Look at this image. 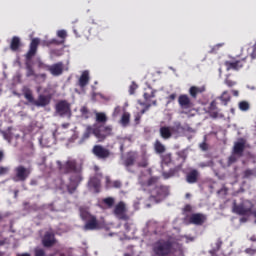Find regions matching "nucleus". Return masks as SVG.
<instances>
[{"instance_id":"f257e3e1","label":"nucleus","mask_w":256,"mask_h":256,"mask_svg":"<svg viewBox=\"0 0 256 256\" xmlns=\"http://www.w3.org/2000/svg\"><path fill=\"white\" fill-rule=\"evenodd\" d=\"M57 165L62 173H72L70 176L64 175L62 178L57 180V187L63 193H74L79 183L83 181L81 177V172L77 170V164L75 160H68L65 164H61L60 161H57Z\"/></svg>"},{"instance_id":"f03ea898","label":"nucleus","mask_w":256,"mask_h":256,"mask_svg":"<svg viewBox=\"0 0 256 256\" xmlns=\"http://www.w3.org/2000/svg\"><path fill=\"white\" fill-rule=\"evenodd\" d=\"M139 183L142 187L150 188V201L159 203L169 195V188L159 184V177H151V175H142L139 178Z\"/></svg>"},{"instance_id":"7ed1b4c3","label":"nucleus","mask_w":256,"mask_h":256,"mask_svg":"<svg viewBox=\"0 0 256 256\" xmlns=\"http://www.w3.org/2000/svg\"><path fill=\"white\" fill-rule=\"evenodd\" d=\"M174 251L183 253V247L179 242H173L171 239H161L155 242L153 245V253L155 256H168Z\"/></svg>"},{"instance_id":"20e7f679","label":"nucleus","mask_w":256,"mask_h":256,"mask_svg":"<svg viewBox=\"0 0 256 256\" xmlns=\"http://www.w3.org/2000/svg\"><path fill=\"white\" fill-rule=\"evenodd\" d=\"M112 131L113 128L111 126H103L99 123H96L93 126H87L80 143L87 141L92 134H94L98 141H105V139L111 135Z\"/></svg>"},{"instance_id":"39448f33","label":"nucleus","mask_w":256,"mask_h":256,"mask_svg":"<svg viewBox=\"0 0 256 256\" xmlns=\"http://www.w3.org/2000/svg\"><path fill=\"white\" fill-rule=\"evenodd\" d=\"M233 213H236V215H243L244 217L240 219V223H247L250 215L253 213V203L249 200H243L240 204L234 202Z\"/></svg>"},{"instance_id":"423d86ee","label":"nucleus","mask_w":256,"mask_h":256,"mask_svg":"<svg viewBox=\"0 0 256 256\" xmlns=\"http://www.w3.org/2000/svg\"><path fill=\"white\" fill-rule=\"evenodd\" d=\"M80 217L83 221H87L84 226L85 231H93V229H97L99 227V224H97V218L90 215L87 208H80Z\"/></svg>"},{"instance_id":"0eeeda50","label":"nucleus","mask_w":256,"mask_h":256,"mask_svg":"<svg viewBox=\"0 0 256 256\" xmlns=\"http://www.w3.org/2000/svg\"><path fill=\"white\" fill-rule=\"evenodd\" d=\"M153 97H155V91H153V89L151 88H147L145 93H144V99L146 102H141L138 101L139 105L141 107H144L141 111H140V115H143L146 111H149V107H151V105H157V101H152L151 103V99H153Z\"/></svg>"},{"instance_id":"6e6552de","label":"nucleus","mask_w":256,"mask_h":256,"mask_svg":"<svg viewBox=\"0 0 256 256\" xmlns=\"http://www.w3.org/2000/svg\"><path fill=\"white\" fill-rule=\"evenodd\" d=\"M56 115L59 117H71V105L65 101L62 100L56 104Z\"/></svg>"},{"instance_id":"1a4fd4ad","label":"nucleus","mask_w":256,"mask_h":256,"mask_svg":"<svg viewBox=\"0 0 256 256\" xmlns=\"http://www.w3.org/2000/svg\"><path fill=\"white\" fill-rule=\"evenodd\" d=\"M39 67L42 68V69H46L54 77H59V75L63 74V63L62 62H58V63L53 64L51 66L44 65L42 62H40Z\"/></svg>"},{"instance_id":"9d476101","label":"nucleus","mask_w":256,"mask_h":256,"mask_svg":"<svg viewBox=\"0 0 256 256\" xmlns=\"http://www.w3.org/2000/svg\"><path fill=\"white\" fill-rule=\"evenodd\" d=\"M114 215L117 219H122L123 221H127L129 216H127V205L124 202H119L114 207Z\"/></svg>"},{"instance_id":"9b49d317","label":"nucleus","mask_w":256,"mask_h":256,"mask_svg":"<svg viewBox=\"0 0 256 256\" xmlns=\"http://www.w3.org/2000/svg\"><path fill=\"white\" fill-rule=\"evenodd\" d=\"M88 187L92 193H99L101 191V174H96L88 182Z\"/></svg>"},{"instance_id":"f8f14e48","label":"nucleus","mask_w":256,"mask_h":256,"mask_svg":"<svg viewBox=\"0 0 256 256\" xmlns=\"http://www.w3.org/2000/svg\"><path fill=\"white\" fill-rule=\"evenodd\" d=\"M92 153L98 157V159H107L109 155H111V152L109 150L101 145H95L92 149Z\"/></svg>"},{"instance_id":"ddd939ff","label":"nucleus","mask_w":256,"mask_h":256,"mask_svg":"<svg viewBox=\"0 0 256 256\" xmlns=\"http://www.w3.org/2000/svg\"><path fill=\"white\" fill-rule=\"evenodd\" d=\"M16 175L14 177V181H25L27 177H29V174L31 171L23 166H18L15 169Z\"/></svg>"},{"instance_id":"4468645a","label":"nucleus","mask_w":256,"mask_h":256,"mask_svg":"<svg viewBox=\"0 0 256 256\" xmlns=\"http://www.w3.org/2000/svg\"><path fill=\"white\" fill-rule=\"evenodd\" d=\"M205 221H207L205 214L197 213L190 216V223H193V225H203Z\"/></svg>"},{"instance_id":"2eb2a0df","label":"nucleus","mask_w":256,"mask_h":256,"mask_svg":"<svg viewBox=\"0 0 256 256\" xmlns=\"http://www.w3.org/2000/svg\"><path fill=\"white\" fill-rule=\"evenodd\" d=\"M42 243L44 247H51L52 245H55V234H53V232H46L42 239Z\"/></svg>"},{"instance_id":"dca6fc26","label":"nucleus","mask_w":256,"mask_h":256,"mask_svg":"<svg viewBox=\"0 0 256 256\" xmlns=\"http://www.w3.org/2000/svg\"><path fill=\"white\" fill-rule=\"evenodd\" d=\"M51 103V98L46 95H39L38 99L34 101L36 107H47Z\"/></svg>"},{"instance_id":"f3484780","label":"nucleus","mask_w":256,"mask_h":256,"mask_svg":"<svg viewBox=\"0 0 256 256\" xmlns=\"http://www.w3.org/2000/svg\"><path fill=\"white\" fill-rule=\"evenodd\" d=\"M172 127V136L177 139V137H181L183 133H185V127L181 126V122H175Z\"/></svg>"},{"instance_id":"a211bd4d","label":"nucleus","mask_w":256,"mask_h":256,"mask_svg":"<svg viewBox=\"0 0 256 256\" xmlns=\"http://www.w3.org/2000/svg\"><path fill=\"white\" fill-rule=\"evenodd\" d=\"M38 45H39V38L32 39L31 44H30V49H29L28 53L26 54L27 59H31L35 55V53H37Z\"/></svg>"},{"instance_id":"6ab92c4d","label":"nucleus","mask_w":256,"mask_h":256,"mask_svg":"<svg viewBox=\"0 0 256 256\" xmlns=\"http://www.w3.org/2000/svg\"><path fill=\"white\" fill-rule=\"evenodd\" d=\"M178 103L182 109H189L191 107V99L185 94L179 96Z\"/></svg>"},{"instance_id":"aec40b11","label":"nucleus","mask_w":256,"mask_h":256,"mask_svg":"<svg viewBox=\"0 0 256 256\" xmlns=\"http://www.w3.org/2000/svg\"><path fill=\"white\" fill-rule=\"evenodd\" d=\"M160 135L162 139H171L173 135V130L171 126H162L160 127Z\"/></svg>"},{"instance_id":"412c9836","label":"nucleus","mask_w":256,"mask_h":256,"mask_svg":"<svg viewBox=\"0 0 256 256\" xmlns=\"http://www.w3.org/2000/svg\"><path fill=\"white\" fill-rule=\"evenodd\" d=\"M135 159H137V154L135 152H131L127 155L126 159L124 160V165L129 169L135 163Z\"/></svg>"},{"instance_id":"4be33fe9","label":"nucleus","mask_w":256,"mask_h":256,"mask_svg":"<svg viewBox=\"0 0 256 256\" xmlns=\"http://www.w3.org/2000/svg\"><path fill=\"white\" fill-rule=\"evenodd\" d=\"M227 71H230V69H233L234 71H239L241 67H243L242 61H236V62H226Z\"/></svg>"},{"instance_id":"5701e85b","label":"nucleus","mask_w":256,"mask_h":256,"mask_svg":"<svg viewBox=\"0 0 256 256\" xmlns=\"http://www.w3.org/2000/svg\"><path fill=\"white\" fill-rule=\"evenodd\" d=\"M243 149H245V140H239L234 145V153L235 155H241L243 153Z\"/></svg>"},{"instance_id":"b1692460","label":"nucleus","mask_w":256,"mask_h":256,"mask_svg":"<svg viewBox=\"0 0 256 256\" xmlns=\"http://www.w3.org/2000/svg\"><path fill=\"white\" fill-rule=\"evenodd\" d=\"M197 177H199V172L197 170H192L190 173L186 176L187 183H197Z\"/></svg>"},{"instance_id":"393cba45","label":"nucleus","mask_w":256,"mask_h":256,"mask_svg":"<svg viewBox=\"0 0 256 256\" xmlns=\"http://www.w3.org/2000/svg\"><path fill=\"white\" fill-rule=\"evenodd\" d=\"M89 83V71H84L79 79V86L85 87Z\"/></svg>"},{"instance_id":"a878e982","label":"nucleus","mask_w":256,"mask_h":256,"mask_svg":"<svg viewBox=\"0 0 256 256\" xmlns=\"http://www.w3.org/2000/svg\"><path fill=\"white\" fill-rule=\"evenodd\" d=\"M129 121H131V114H129V112H124L120 119V125H122V127H127Z\"/></svg>"},{"instance_id":"bb28decb","label":"nucleus","mask_w":256,"mask_h":256,"mask_svg":"<svg viewBox=\"0 0 256 256\" xmlns=\"http://www.w3.org/2000/svg\"><path fill=\"white\" fill-rule=\"evenodd\" d=\"M19 47H21V39H19V37H17V36H14L12 38L10 48L12 51H17V49H19Z\"/></svg>"},{"instance_id":"cd10ccee","label":"nucleus","mask_w":256,"mask_h":256,"mask_svg":"<svg viewBox=\"0 0 256 256\" xmlns=\"http://www.w3.org/2000/svg\"><path fill=\"white\" fill-rule=\"evenodd\" d=\"M203 91H205V87L199 88V87L192 86L189 90V93H190L191 97H194V99H195V97H197V94L203 93Z\"/></svg>"},{"instance_id":"c85d7f7f","label":"nucleus","mask_w":256,"mask_h":256,"mask_svg":"<svg viewBox=\"0 0 256 256\" xmlns=\"http://www.w3.org/2000/svg\"><path fill=\"white\" fill-rule=\"evenodd\" d=\"M24 97L25 99H27V101H29V103H31L32 105H35V98L33 97V92H31V90L29 89L24 90Z\"/></svg>"},{"instance_id":"c756f323","label":"nucleus","mask_w":256,"mask_h":256,"mask_svg":"<svg viewBox=\"0 0 256 256\" xmlns=\"http://www.w3.org/2000/svg\"><path fill=\"white\" fill-rule=\"evenodd\" d=\"M219 99L224 105H227V103L231 101V95H229V92L224 91Z\"/></svg>"},{"instance_id":"7c9ffc66","label":"nucleus","mask_w":256,"mask_h":256,"mask_svg":"<svg viewBox=\"0 0 256 256\" xmlns=\"http://www.w3.org/2000/svg\"><path fill=\"white\" fill-rule=\"evenodd\" d=\"M96 122L97 123H107V115L102 112H96Z\"/></svg>"},{"instance_id":"2f4dec72","label":"nucleus","mask_w":256,"mask_h":256,"mask_svg":"<svg viewBox=\"0 0 256 256\" xmlns=\"http://www.w3.org/2000/svg\"><path fill=\"white\" fill-rule=\"evenodd\" d=\"M154 148H155L156 153H165V145H163L159 141L155 142Z\"/></svg>"},{"instance_id":"473e14b6","label":"nucleus","mask_w":256,"mask_h":256,"mask_svg":"<svg viewBox=\"0 0 256 256\" xmlns=\"http://www.w3.org/2000/svg\"><path fill=\"white\" fill-rule=\"evenodd\" d=\"M238 107L240 111H249L250 105H249V102L247 101H241L239 102Z\"/></svg>"},{"instance_id":"72a5a7b5","label":"nucleus","mask_w":256,"mask_h":256,"mask_svg":"<svg viewBox=\"0 0 256 256\" xmlns=\"http://www.w3.org/2000/svg\"><path fill=\"white\" fill-rule=\"evenodd\" d=\"M171 163V154H165L162 156V165H169Z\"/></svg>"},{"instance_id":"f704fd0d","label":"nucleus","mask_w":256,"mask_h":256,"mask_svg":"<svg viewBox=\"0 0 256 256\" xmlns=\"http://www.w3.org/2000/svg\"><path fill=\"white\" fill-rule=\"evenodd\" d=\"M80 112H81V116L84 118V119H89V110L87 109V107H82L80 109Z\"/></svg>"},{"instance_id":"c9c22d12","label":"nucleus","mask_w":256,"mask_h":256,"mask_svg":"<svg viewBox=\"0 0 256 256\" xmlns=\"http://www.w3.org/2000/svg\"><path fill=\"white\" fill-rule=\"evenodd\" d=\"M104 203L106 205H108V207H113V205L115 203V199H113V198H106V199H104Z\"/></svg>"},{"instance_id":"e433bc0d","label":"nucleus","mask_w":256,"mask_h":256,"mask_svg":"<svg viewBox=\"0 0 256 256\" xmlns=\"http://www.w3.org/2000/svg\"><path fill=\"white\" fill-rule=\"evenodd\" d=\"M57 36L60 38V39H65V37H67V31L65 30H59L57 32Z\"/></svg>"},{"instance_id":"4c0bfd02","label":"nucleus","mask_w":256,"mask_h":256,"mask_svg":"<svg viewBox=\"0 0 256 256\" xmlns=\"http://www.w3.org/2000/svg\"><path fill=\"white\" fill-rule=\"evenodd\" d=\"M137 84H135V82H133L131 85H130V88H129V93L130 95H133L137 89Z\"/></svg>"},{"instance_id":"58836bf2","label":"nucleus","mask_w":256,"mask_h":256,"mask_svg":"<svg viewBox=\"0 0 256 256\" xmlns=\"http://www.w3.org/2000/svg\"><path fill=\"white\" fill-rule=\"evenodd\" d=\"M27 77H33L35 76V71L33 70V68H31V66L27 67V73H26Z\"/></svg>"},{"instance_id":"ea45409f","label":"nucleus","mask_w":256,"mask_h":256,"mask_svg":"<svg viewBox=\"0 0 256 256\" xmlns=\"http://www.w3.org/2000/svg\"><path fill=\"white\" fill-rule=\"evenodd\" d=\"M221 245L222 242L220 240H217L216 247L214 248V250H211L210 253H215V251H219V249H221Z\"/></svg>"},{"instance_id":"a19ab883","label":"nucleus","mask_w":256,"mask_h":256,"mask_svg":"<svg viewBox=\"0 0 256 256\" xmlns=\"http://www.w3.org/2000/svg\"><path fill=\"white\" fill-rule=\"evenodd\" d=\"M131 143V139L126 138L123 140V142L121 143L120 149H123V147H126V145H130Z\"/></svg>"},{"instance_id":"79ce46f5","label":"nucleus","mask_w":256,"mask_h":256,"mask_svg":"<svg viewBox=\"0 0 256 256\" xmlns=\"http://www.w3.org/2000/svg\"><path fill=\"white\" fill-rule=\"evenodd\" d=\"M173 171L170 170L169 172H163L164 179H169L170 177H173Z\"/></svg>"},{"instance_id":"37998d69","label":"nucleus","mask_w":256,"mask_h":256,"mask_svg":"<svg viewBox=\"0 0 256 256\" xmlns=\"http://www.w3.org/2000/svg\"><path fill=\"white\" fill-rule=\"evenodd\" d=\"M120 113H121V107H120V106H117V107L114 109L113 117L119 116Z\"/></svg>"},{"instance_id":"c03bdc74","label":"nucleus","mask_w":256,"mask_h":256,"mask_svg":"<svg viewBox=\"0 0 256 256\" xmlns=\"http://www.w3.org/2000/svg\"><path fill=\"white\" fill-rule=\"evenodd\" d=\"M235 161H237V157L235 156V154H233L232 156L229 157L228 165L235 163Z\"/></svg>"},{"instance_id":"a18cd8bd","label":"nucleus","mask_w":256,"mask_h":256,"mask_svg":"<svg viewBox=\"0 0 256 256\" xmlns=\"http://www.w3.org/2000/svg\"><path fill=\"white\" fill-rule=\"evenodd\" d=\"M35 256H45V252L43 251V249H36Z\"/></svg>"},{"instance_id":"49530a36","label":"nucleus","mask_w":256,"mask_h":256,"mask_svg":"<svg viewBox=\"0 0 256 256\" xmlns=\"http://www.w3.org/2000/svg\"><path fill=\"white\" fill-rule=\"evenodd\" d=\"M9 172L8 167H0V175H5Z\"/></svg>"},{"instance_id":"de8ad7c7","label":"nucleus","mask_w":256,"mask_h":256,"mask_svg":"<svg viewBox=\"0 0 256 256\" xmlns=\"http://www.w3.org/2000/svg\"><path fill=\"white\" fill-rule=\"evenodd\" d=\"M40 143L42 144V147H51V143L45 142V138H42Z\"/></svg>"},{"instance_id":"09e8293b","label":"nucleus","mask_w":256,"mask_h":256,"mask_svg":"<svg viewBox=\"0 0 256 256\" xmlns=\"http://www.w3.org/2000/svg\"><path fill=\"white\" fill-rule=\"evenodd\" d=\"M3 135H4V139L6 141H8V143H11V134L7 133V132H4Z\"/></svg>"},{"instance_id":"8fccbe9b","label":"nucleus","mask_w":256,"mask_h":256,"mask_svg":"<svg viewBox=\"0 0 256 256\" xmlns=\"http://www.w3.org/2000/svg\"><path fill=\"white\" fill-rule=\"evenodd\" d=\"M53 207H54L55 211H63V208L59 207V202H54Z\"/></svg>"},{"instance_id":"3c124183","label":"nucleus","mask_w":256,"mask_h":256,"mask_svg":"<svg viewBox=\"0 0 256 256\" xmlns=\"http://www.w3.org/2000/svg\"><path fill=\"white\" fill-rule=\"evenodd\" d=\"M245 253H247L248 255H255L256 250H253V249H251V248H247V249L245 250Z\"/></svg>"},{"instance_id":"603ef678","label":"nucleus","mask_w":256,"mask_h":256,"mask_svg":"<svg viewBox=\"0 0 256 256\" xmlns=\"http://www.w3.org/2000/svg\"><path fill=\"white\" fill-rule=\"evenodd\" d=\"M184 129H185V133H195V131L193 130V128H191V127H189V126H186V127H184Z\"/></svg>"},{"instance_id":"864d4df0","label":"nucleus","mask_w":256,"mask_h":256,"mask_svg":"<svg viewBox=\"0 0 256 256\" xmlns=\"http://www.w3.org/2000/svg\"><path fill=\"white\" fill-rule=\"evenodd\" d=\"M225 83H226V85H227L228 87H233V86L235 85V82H233V81H231V80H226Z\"/></svg>"},{"instance_id":"5fc2aeb1","label":"nucleus","mask_w":256,"mask_h":256,"mask_svg":"<svg viewBox=\"0 0 256 256\" xmlns=\"http://www.w3.org/2000/svg\"><path fill=\"white\" fill-rule=\"evenodd\" d=\"M113 187H115L116 189H119V187H121V182L120 181H114L113 182Z\"/></svg>"},{"instance_id":"6e6d98bb","label":"nucleus","mask_w":256,"mask_h":256,"mask_svg":"<svg viewBox=\"0 0 256 256\" xmlns=\"http://www.w3.org/2000/svg\"><path fill=\"white\" fill-rule=\"evenodd\" d=\"M168 99H169L170 101H175V99H177V94H171V95L168 97Z\"/></svg>"},{"instance_id":"4d7b16f0","label":"nucleus","mask_w":256,"mask_h":256,"mask_svg":"<svg viewBox=\"0 0 256 256\" xmlns=\"http://www.w3.org/2000/svg\"><path fill=\"white\" fill-rule=\"evenodd\" d=\"M182 239L185 240V243H189L190 241H193V238H189V237H183Z\"/></svg>"},{"instance_id":"13d9d810","label":"nucleus","mask_w":256,"mask_h":256,"mask_svg":"<svg viewBox=\"0 0 256 256\" xmlns=\"http://www.w3.org/2000/svg\"><path fill=\"white\" fill-rule=\"evenodd\" d=\"M232 93H233L234 97H239V91L233 90Z\"/></svg>"},{"instance_id":"bf43d9fd","label":"nucleus","mask_w":256,"mask_h":256,"mask_svg":"<svg viewBox=\"0 0 256 256\" xmlns=\"http://www.w3.org/2000/svg\"><path fill=\"white\" fill-rule=\"evenodd\" d=\"M50 43H55V40H52ZM50 43L47 42V41H43V42H42V45H49Z\"/></svg>"},{"instance_id":"052dcab7","label":"nucleus","mask_w":256,"mask_h":256,"mask_svg":"<svg viewBox=\"0 0 256 256\" xmlns=\"http://www.w3.org/2000/svg\"><path fill=\"white\" fill-rule=\"evenodd\" d=\"M62 128H63V129L69 128V123H64V124H62Z\"/></svg>"},{"instance_id":"680f3d73","label":"nucleus","mask_w":256,"mask_h":256,"mask_svg":"<svg viewBox=\"0 0 256 256\" xmlns=\"http://www.w3.org/2000/svg\"><path fill=\"white\" fill-rule=\"evenodd\" d=\"M139 119H141V114H137V116L135 118V122L138 123Z\"/></svg>"},{"instance_id":"e2e57ef3","label":"nucleus","mask_w":256,"mask_h":256,"mask_svg":"<svg viewBox=\"0 0 256 256\" xmlns=\"http://www.w3.org/2000/svg\"><path fill=\"white\" fill-rule=\"evenodd\" d=\"M4 153L3 150H0V161H3Z\"/></svg>"},{"instance_id":"0e129e2a","label":"nucleus","mask_w":256,"mask_h":256,"mask_svg":"<svg viewBox=\"0 0 256 256\" xmlns=\"http://www.w3.org/2000/svg\"><path fill=\"white\" fill-rule=\"evenodd\" d=\"M185 211H191V206L190 205H187V206H185Z\"/></svg>"},{"instance_id":"69168bd1","label":"nucleus","mask_w":256,"mask_h":256,"mask_svg":"<svg viewBox=\"0 0 256 256\" xmlns=\"http://www.w3.org/2000/svg\"><path fill=\"white\" fill-rule=\"evenodd\" d=\"M147 161H144L142 164H141V167H147Z\"/></svg>"},{"instance_id":"338daca9","label":"nucleus","mask_w":256,"mask_h":256,"mask_svg":"<svg viewBox=\"0 0 256 256\" xmlns=\"http://www.w3.org/2000/svg\"><path fill=\"white\" fill-rule=\"evenodd\" d=\"M200 147H201V149H202L203 151H205V149H207V148H205V144H201Z\"/></svg>"},{"instance_id":"774afa93","label":"nucleus","mask_w":256,"mask_h":256,"mask_svg":"<svg viewBox=\"0 0 256 256\" xmlns=\"http://www.w3.org/2000/svg\"><path fill=\"white\" fill-rule=\"evenodd\" d=\"M250 241L255 242V241H256V237H255V236H252V237L250 238Z\"/></svg>"}]
</instances>
